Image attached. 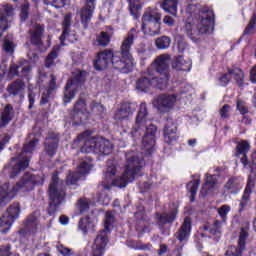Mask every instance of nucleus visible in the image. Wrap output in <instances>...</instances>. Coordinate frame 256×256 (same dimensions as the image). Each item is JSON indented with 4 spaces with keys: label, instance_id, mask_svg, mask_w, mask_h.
<instances>
[{
    "label": "nucleus",
    "instance_id": "nucleus-1",
    "mask_svg": "<svg viewBox=\"0 0 256 256\" xmlns=\"http://www.w3.org/2000/svg\"><path fill=\"white\" fill-rule=\"evenodd\" d=\"M138 35L139 31L132 28L122 41L119 52L113 54V50L111 49H105L104 51L99 52L94 61L96 71H103L112 63L113 68L116 69V71L124 74L131 73L135 67V60L131 54V47H133V43Z\"/></svg>",
    "mask_w": 256,
    "mask_h": 256
},
{
    "label": "nucleus",
    "instance_id": "nucleus-2",
    "mask_svg": "<svg viewBox=\"0 0 256 256\" xmlns=\"http://www.w3.org/2000/svg\"><path fill=\"white\" fill-rule=\"evenodd\" d=\"M143 167H145V160H143V158H139V156L135 155H127L125 170L119 178L115 179L117 168L112 161H108L105 179L98 185V189L100 191H109L113 185L123 189V187H127L128 183H133L135 177L142 175L141 171H143Z\"/></svg>",
    "mask_w": 256,
    "mask_h": 256
},
{
    "label": "nucleus",
    "instance_id": "nucleus-3",
    "mask_svg": "<svg viewBox=\"0 0 256 256\" xmlns=\"http://www.w3.org/2000/svg\"><path fill=\"white\" fill-rule=\"evenodd\" d=\"M170 63L171 56H169V54L158 56L153 63L155 70L153 66L148 67L145 76L137 80L136 89H138V91L147 92L151 87H154V89L165 91V89L169 87V81L171 79ZM155 71L158 76H155Z\"/></svg>",
    "mask_w": 256,
    "mask_h": 256
},
{
    "label": "nucleus",
    "instance_id": "nucleus-4",
    "mask_svg": "<svg viewBox=\"0 0 256 256\" xmlns=\"http://www.w3.org/2000/svg\"><path fill=\"white\" fill-rule=\"evenodd\" d=\"M214 21L215 14L213 10L209 9L207 6H203L199 9L197 24L186 22L182 27V31L189 39L197 43V41L201 39V35H207V33L213 30Z\"/></svg>",
    "mask_w": 256,
    "mask_h": 256
},
{
    "label": "nucleus",
    "instance_id": "nucleus-5",
    "mask_svg": "<svg viewBox=\"0 0 256 256\" xmlns=\"http://www.w3.org/2000/svg\"><path fill=\"white\" fill-rule=\"evenodd\" d=\"M49 195V215H54L57 213V209L63 201H65V197H67V193L65 192V182L59 179V174L57 172L53 173L51 183L48 189Z\"/></svg>",
    "mask_w": 256,
    "mask_h": 256
},
{
    "label": "nucleus",
    "instance_id": "nucleus-6",
    "mask_svg": "<svg viewBox=\"0 0 256 256\" xmlns=\"http://www.w3.org/2000/svg\"><path fill=\"white\" fill-rule=\"evenodd\" d=\"M145 125V123H137V121H135V125L130 131V135L133 137V139H140L141 135H143V131L146 129V132L142 137V145L144 148H146L148 153H151V151H153V147H155L157 126H155V124H150L146 127Z\"/></svg>",
    "mask_w": 256,
    "mask_h": 256
},
{
    "label": "nucleus",
    "instance_id": "nucleus-7",
    "mask_svg": "<svg viewBox=\"0 0 256 256\" xmlns=\"http://www.w3.org/2000/svg\"><path fill=\"white\" fill-rule=\"evenodd\" d=\"M37 145H39V139L34 138L24 144L22 152L18 157L11 158V161H18V163L10 168V179H15L21 171H25V169L29 167V159H31V156L27 154L35 151V147H37Z\"/></svg>",
    "mask_w": 256,
    "mask_h": 256
},
{
    "label": "nucleus",
    "instance_id": "nucleus-8",
    "mask_svg": "<svg viewBox=\"0 0 256 256\" xmlns=\"http://www.w3.org/2000/svg\"><path fill=\"white\" fill-rule=\"evenodd\" d=\"M86 71L78 70L72 73V77L68 79L64 89V105L71 103L79 91V87L85 83Z\"/></svg>",
    "mask_w": 256,
    "mask_h": 256
},
{
    "label": "nucleus",
    "instance_id": "nucleus-9",
    "mask_svg": "<svg viewBox=\"0 0 256 256\" xmlns=\"http://www.w3.org/2000/svg\"><path fill=\"white\" fill-rule=\"evenodd\" d=\"M249 149H251V145L249 142L242 140L237 143L236 146V157H242L240 158V161L244 167V169H248L250 173H255L256 171V152H253L251 154V161L247 159V154L249 153Z\"/></svg>",
    "mask_w": 256,
    "mask_h": 256
},
{
    "label": "nucleus",
    "instance_id": "nucleus-10",
    "mask_svg": "<svg viewBox=\"0 0 256 256\" xmlns=\"http://www.w3.org/2000/svg\"><path fill=\"white\" fill-rule=\"evenodd\" d=\"M37 184V176L26 172L20 181H18L13 187L10 188L8 183V192L15 199L17 193L22 191V193H29V191H33L35 189V185Z\"/></svg>",
    "mask_w": 256,
    "mask_h": 256
},
{
    "label": "nucleus",
    "instance_id": "nucleus-11",
    "mask_svg": "<svg viewBox=\"0 0 256 256\" xmlns=\"http://www.w3.org/2000/svg\"><path fill=\"white\" fill-rule=\"evenodd\" d=\"M249 231H251V224L248 221L243 222L238 236V247L229 246L225 256H243L247 239H249Z\"/></svg>",
    "mask_w": 256,
    "mask_h": 256
},
{
    "label": "nucleus",
    "instance_id": "nucleus-12",
    "mask_svg": "<svg viewBox=\"0 0 256 256\" xmlns=\"http://www.w3.org/2000/svg\"><path fill=\"white\" fill-rule=\"evenodd\" d=\"M93 167L92 160L87 156H82L76 172H70L66 177L65 185H77L81 175H87Z\"/></svg>",
    "mask_w": 256,
    "mask_h": 256
},
{
    "label": "nucleus",
    "instance_id": "nucleus-13",
    "mask_svg": "<svg viewBox=\"0 0 256 256\" xmlns=\"http://www.w3.org/2000/svg\"><path fill=\"white\" fill-rule=\"evenodd\" d=\"M31 71H33L31 64H29L25 59H20L16 63H12L10 65L8 74L10 77L27 79L31 75Z\"/></svg>",
    "mask_w": 256,
    "mask_h": 256
},
{
    "label": "nucleus",
    "instance_id": "nucleus-14",
    "mask_svg": "<svg viewBox=\"0 0 256 256\" xmlns=\"http://www.w3.org/2000/svg\"><path fill=\"white\" fill-rule=\"evenodd\" d=\"M177 213H179L177 209L171 212L156 213V225H158L162 235H169V228L165 225H172L177 219Z\"/></svg>",
    "mask_w": 256,
    "mask_h": 256
},
{
    "label": "nucleus",
    "instance_id": "nucleus-15",
    "mask_svg": "<svg viewBox=\"0 0 256 256\" xmlns=\"http://www.w3.org/2000/svg\"><path fill=\"white\" fill-rule=\"evenodd\" d=\"M61 136L59 133L49 131L44 141V153L48 157H55L57 155V149H59V141Z\"/></svg>",
    "mask_w": 256,
    "mask_h": 256
},
{
    "label": "nucleus",
    "instance_id": "nucleus-16",
    "mask_svg": "<svg viewBox=\"0 0 256 256\" xmlns=\"http://www.w3.org/2000/svg\"><path fill=\"white\" fill-rule=\"evenodd\" d=\"M79 143H83L80 148L82 153H95L96 139L91 138V131L87 130L79 134L74 140V145H79Z\"/></svg>",
    "mask_w": 256,
    "mask_h": 256
},
{
    "label": "nucleus",
    "instance_id": "nucleus-17",
    "mask_svg": "<svg viewBox=\"0 0 256 256\" xmlns=\"http://www.w3.org/2000/svg\"><path fill=\"white\" fill-rule=\"evenodd\" d=\"M177 102V96L174 94H162L153 100V106L160 111V113H165L172 109L173 105Z\"/></svg>",
    "mask_w": 256,
    "mask_h": 256
},
{
    "label": "nucleus",
    "instance_id": "nucleus-18",
    "mask_svg": "<svg viewBox=\"0 0 256 256\" xmlns=\"http://www.w3.org/2000/svg\"><path fill=\"white\" fill-rule=\"evenodd\" d=\"M87 115H89V112L87 111L85 99L79 98L74 104L70 117L74 123H83L87 119Z\"/></svg>",
    "mask_w": 256,
    "mask_h": 256
},
{
    "label": "nucleus",
    "instance_id": "nucleus-19",
    "mask_svg": "<svg viewBox=\"0 0 256 256\" xmlns=\"http://www.w3.org/2000/svg\"><path fill=\"white\" fill-rule=\"evenodd\" d=\"M96 2L97 0H83L84 6L80 10V19L84 29H87L89 23H91L93 13H95Z\"/></svg>",
    "mask_w": 256,
    "mask_h": 256
},
{
    "label": "nucleus",
    "instance_id": "nucleus-20",
    "mask_svg": "<svg viewBox=\"0 0 256 256\" xmlns=\"http://www.w3.org/2000/svg\"><path fill=\"white\" fill-rule=\"evenodd\" d=\"M164 142L167 145H173L177 139H179V134H177V123L173 119L168 118L163 129Z\"/></svg>",
    "mask_w": 256,
    "mask_h": 256
},
{
    "label": "nucleus",
    "instance_id": "nucleus-21",
    "mask_svg": "<svg viewBox=\"0 0 256 256\" xmlns=\"http://www.w3.org/2000/svg\"><path fill=\"white\" fill-rule=\"evenodd\" d=\"M39 229V217H37V212H33L28 215L24 221V230H20V235H25L29 233L30 235H35Z\"/></svg>",
    "mask_w": 256,
    "mask_h": 256
},
{
    "label": "nucleus",
    "instance_id": "nucleus-22",
    "mask_svg": "<svg viewBox=\"0 0 256 256\" xmlns=\"http://www.w3.org/2000/svg\"><path fill=\"white\" fill-rule=\"evenodd\" d=\"M150 18L151 16H148L146 20H142V30L146 35L155 37L161 33V20L155 18L154 21H151Z\"/></svg>",
    "mask_w": 256,
    "mask_h": 256
},
{
    "label": "nucleus",
    "instance_id": "nucleus-23",
    "mask_svg": "<svg viewBox=\"0 0 256 256\" xmlns=\"http://www.w3.org/2000/svg\"><path fill=\"white\" fill-rule=\"evenodd\" d=\"M13 11H15V9L11 4L0 6V37H3V33L9 29V21L7 20V17H11Z\"/></svg>",
    "mask_w": 256,
    "mask_h": 256
},
{
    "label": "nucleus",
    "instance_id": "nucleus-24",
    "mask_svg": "<svg viewBox=\"0 0 256 256\" xmlns=\"http://www.w3.org/2000/svg\"><path fill=\"white\" fill-rule=\"evenodd\" d=\"M107 243H109V238H107L105 232H99L92 245V256H103Z\"/></svg>",
    "mask_w": 256,
    "mask_h": 256
},
{
    "label": "nucleus",
    "instance_id": "nucleus-25",
    "mask_svg": "<svg viewBox=\"0 0 256 256\" xmlns=\"http://www.w3.org/2000/svg\"><path fill=\"white\" fill-rule=\"evenodd\" d=\"M243 189V184L237 176L230 177L223 187V195H237Z\"/></svg>",
    "mask_w": 256,
    "mask_h": 256
},
{
    "label": "nucleus",
    "instance_id": "nucleus-26",
    "mask_svg": "<svg viewBox=\"0 0 256 256\" xmlns=\"http://www.w3.org/2000/svg\"><path fill=\"white\" fill-rule=\"evenodd\" d=\"M137 109V104L131 102H124L121 104L114 113V119L116 121H123V119H128L130 115L135 113Z\"/></svg>",
    "mask_w": 256,
    "mask_h": 256
},
{
    "label": "nucleus",
    "instance_id": "nucleus-27",
    "mask_svg": "<svg viewBox=\"0 0 256 256\" xmlns=\"http://www.w3.org/2000/svg\"><path fill=\"white\" fill-rule=\"evenodd\" d=\"M251 193H253V184L248 181L244 189L243 195L239 200L238 213H244V211L251 205Z\"/></svg>",
    "mask_w": 256,
    "mask_h": 256
},
{
    "label": "nucleus",
    "instance_id": "nucleus-28",
    "mask_svg": "<svg viewBox=\"0 0 256 256\" xmlns=\"http://www.w3.org/2000/svg\"><path fill=\"white\" fill-rule=\"evenodd\" d=\"M30 43L35 47H41L43 45V26L40 24H35L32 28L29 29Z\"/></svg>",
    "mask_w": 256,
    "mask_h": 256
},
{
    "label": "nucleus",
    "instance_id": "nucleus-29",
    "mask_svg": "<svg viewBox=\"0 0 256 256\" xmlns=\"http://www.w3.org/2000/svg\"><path fill=\"white\" fill-rule=\"evenodd\" d=\"M191 233V218L185 217L181 227L175 233L176 239L178 241H187Z\"/></svg>",
    "mask_w": 256,
    "mask_h": 256
},
{
    "label": "nucleus",
    "instance_id": "nucleus-30",
    "mask_svg": "<svg viewBox=\"0 0 256 256\" xmlns=\"http://www.w3.org/2000/svg\"><path fill=\"white\" fill-rule=\"evenodd\" d=\"M94 147L95 153H102V155H110L113 151V144L105 138L96 139Z\"/></svg>",
    "mask_w": 256,
    "mask_h": 256
},
{
    "label": "nucleus",
    "instance_id": "nucleus-31",
    "mask_svg": "<svg viewBox=\"0 0 256 256\" xmlns=\"http://www.w3.org/2000/svg\"><path fill=\"white\" fill-rule=\"evenodd\" d=\"M191 59H186L183 58L182 55L176 56L174 58V62L172 63V68L175 69L176 71H186L189 72L191 71Z\"/></svg>",
    "mask_w": 256,
    "mask_h": 256
},
{
    "label": "nucleus",
    "instance_id": "nucleus-32",
    "mask_svg": "<svg viewBox=\"0 0 256 256\" xmlns=\"http://www.w3.org/2000/svg\"><path fill=\"white\" fill-rule=\"evenodd\" d=\"M13 196L9 193V182H5L0 186V208L13 201Z\"/></svg>",
    "mask_w": 256,
    "mask_h": 256
},
{
    "label": "nucleus",
    "instance_id": "nucleus-33",
    "mask_svg": "<svg viewBox=\"0 0 256 256\" xmlns=\"http://www.w3.org/2000/svg\"><path fill=\"white\" fill-rule=\"evenodd\" d=\"M192 178H195L194 180L190 181L187 184V189L191 194V202L193 203L195 201V197L197 195V190L199 189V185H201V175L196 174L192 175Z\"/></svg>",
    "mask_w": 256,
    "mask_h": 256
},
{
    "label": "nucleus",
    "instance_id": "nucleus-34",
    "mask_svg": "<svg viewBox=\"0 0 256 256\" xmlns=\"http://www.w3.org/2000/svg\"><path fill=\"white\" fill-rule=\"evenodd\" d=\"M13 119V106L11 104H7L3 111L1 112L0 118V129L1 127H5L9 125V122Z\"/></svg>",
    "mask_w": 256,
    "mask_h": 256
},
{
    "label": "nucleus",
    "instance_id": "nucleus-35",
    "mask_svg": "<svg viewBox=\"0 0 256 256\" xmlns=\"http://www.w3.org/2000/svg\"><path fill=\"white\" fill-rule=\"evenodd\" d=\"M7 91L9 95H21V93L25 91V82H23V80L18 79L12 82L10 85H8Z\"/></svg>",
    "mask_w": 256,
    "mask_h": 256
},
{
    "label": "nucleus",
    "instance_id": "nucleus-36",
    "mask_svg": "<svg viewBox=\"0 0 256 256\" xmlns=\"http://www.w3.org/2000/svg\"><path fill=\"white\" fill-rule=\"evenodd\" d=\"M129 5L130 14L134 19H139L141 17V10L143 9V3L141 0H127Z\"/></svg>",
    "mask_w": 256,
    "mask_h": 256
},
{
    "label": "nucleus",
    "instance_id": "nucleus-37",
    "mask_svg": "<svg viewBox=\"0 0 256 256\" xmlns=\"http://www.w3.org/2000/svg\"><path fill=\"white\" fill-rule=\"evenodd\" d=\"M111 43V35L108 32L102 31L96 35V39L93 40L95 47H107Z\"/></svg>",
    "mask_w": 256,
    "mask_h": 256
},
{
    "label": "nucleus",
    "instance_id": "nucleus-38",
    "mask_svg": "<svg viewBox=\"0 0 256 256\" xmlns=\"http://www.w3.org/2000/svg\"><path fill=\"white\" fill-rule=\"evenodd\" d=\"M230 77L234 79L239 87H243L245 74L241 68H229Z\"/></svg>",
    "mask_w": 256,
    "mask_h": 256
},
{
    "label": "nucleus",
    "instance_id": "nucleus-39",
    "mask_svg": "<svg viewBox=\"0 0 256 256\" xmlns=\"http://www.w3.org/2000/svg\"><path fill=\"white\" fill-rule=\"evenodd\" d=\"M177 5H179V0H164L161 7L166 13L177 15Z\"/></svg>",
    "mask_w": 256,
    "mask_h": 256
},
{
    "label": "nucleus",
    "instance_id": "nucleus-40",
    "mask_svg": "<svg viewBox=\"0 0 256 256\" xmlns=\"http://www.w3.org/2000/svg\"><path fill=\"white\" fill-rule=\"evenodd\" d=\"M71 18H72L71 14H66L64 16V21L62 23L63 31L60 36V41L62 43H63V41H65V39H67V37L69 36V33L71 31Z\"/></svg>",
    "mask_w": 256,
    "mask_h": 256
},
{
    "label": "nucleus",
    "instance_id": "nucleus-41",
    "mask_svg": "<svg viewBox=\"0 0 256 256\" xmlns=\"http://www.w3.org/2000/svg\"><path fill=\"white\" fill-rule=\"evenodd\" d=\"M113 223H115V217L111 212H107L104 220V229L100 231V233H104L107 238H109V234L111 233V229H113Z\"/></svg>",
    "mask_w": 256,
    "mask_h": 256
},
{
    "label": "nucleus",
    "instance_id": "nucleus-42",
    "mask_svg": "<svg viewBox=\"0 0 256 256\" xmlns=\"http://www.w3.org/2000/svg\"><path fill=\"white\" fill-rule=\"evenodd\" d=\"M13 223L15 221L4 213L0 218V232L4 234L9 233V229H11Z\"/></svg>",
    "mask_w": 256,
    "mask_h": 256
},
{
    "label": "nucleus",
    "instance_id": "nucleus-43",
    "mask_svg": "<svg viewBox=\"0 0 256 256\" xmlns=\"http://www.w3.org/2000/svg\"><path fill=\"white\" fill-rule=\"evenodd\" d=\"M59 46H54L51 52L46 56L45 67L48 69L55 65V59L59 57Z\"/></svg>",
    "mask_w": 256,
    "mask_h": 256
},
{
    "label": "nucleus",
    "instance_id": "nucleus-44",
    "mask_svg": "<svg viewBox=\"0 0 256 256\" xmlns=\"http://www.w3.org/2000/svg\"><path fill=\"white\" fill-rule=\"evenodd\" d=\"M148 115L149 111L147 110V103L143 102L140 104L138 114L136 116V122L146 124Z\"/></svg>",
    "mask_w": 256,
    "mask_h": 256
},
{
    "label": "nucleus",
    "instance_id": "nucleus-45",
    "mask_svg": "<svg viewBox=\"0 0 256 256\" xmlns=\"http://www.w3.org/2000/svg\"><path fill=\"white\" fill-rule=\"evenodd\" d=\"M93 201L87 197H82L78 199L76 203V207L80 213H85V211H89L91 205H93Z\"/></svg>",
    "mask_w": 256,
    "mask_h": 256
},
{
    "label": "nucleus",
    "instance_id": "nucleus-46",
    "mask_svg": "<svg viewBox=\"0 0 256 256\" xmlns=\"http://www.w3.org/2000/svg\"><path fill=\"white\" fill-rule=\"evenodd\" d=\"M4 214H6L8 217L15 221L19 219V215L21 214V206L19 205V203H13L8 207L6 213Z\"/></svg>",
    "mask_w": 256,
    "mask_h": 256
},
{
    "label": "nucleus",
    "instance_id": "nucleus-47",
    "mask_svg": "<svg viewBox=\"0 0 256 256\" xmlns=\"http://www.w3.org/2000/svg\"><path fill=\"white\" fill-rule=\"evenodd\" d=\"M78 227L84 235H87L90 229H93L94 225L93 222H91V218L89 216H86L85 218L80 219Z\"/></svg>",
    "mask_w": 256,
    "mask_h": 256
},
{
    "label": "nucleus",
    "instance_id": "nucleus-48",
    "mask_svg": "<svg viewBox=\"0 0 256 256\" xmlns=\"http://www.w3.org/2000/svg\"><path fill=\"white\" fill-rule=\"evenodd\" d=\"M3 49L5 53L13 54L15 51V41L13 39L12 34H8L5 36L3 41Z\"/></svg>",
    "mask_w": 256,
    "mask_h": 256
},
{
    "label": "nucleus",
    "instance_id": "nucleus-49",
    "mask_svg": "<svg viewBox=\"0 0 256 256\" xmlns=\"http://www.w3.org/2000/svg\"><path fill=\"white\" fill-rule=\"evenodd\" d=\"M208 234H210V238L215 237L217 241L221 239V221H214L213 225L210 227Z\"/></svg>",
    "mask_w": 256,
    "mask_h": 256
},
{
    "label": "nucleus",
    "instance_id": "nucleus-50",
    "mask_svg": "<svg viewBox=\"0 0 256 256\" xmlns=\"http://www.w3.org/2000/svg\"><path fill=\"white\" fill-rule=\"evenodd\" d=\"M157 49H169L171 38L169 36H161L155 40Z\"/></svg>",
    "mask_w": 256,
    "mask_h": 256
},
{
    "label": "nucleus",
    "instance_id": "nucleus-51",
    "mask_svg": "<svg viewBox=\"0 0 256 256\" xmlns=\"http://www.w3.org/2000/svg\"><path fill=\"white\" fill-rule=\"evenodd\" d=\"M147 17H150V21H155V18H158V21H161V13L157 12V10H153L151 8H148L143 16H142V21H146Z\"/></svg>",
    "mask_w": 256,
    "mask_h": 256
},
{
    "label": "nucleus",
    "instance_id": "nucleus-52",
    "mask_svg": "<svg viewBox=\"0 0 256 256\" xmlns=\"http://www.w3.org/2000/svg\"><path fill=\"white\" fill-rule=\"evenodd\" d=\"M231 73H229V69L227 73L218 74V83L220 87H227L229 83H231Z\"/></svg>",
    "mask_w": 256,
    "mask_h": 256
},
{
    "label": "nucleus",
    "instance_id": "nucleus-53",
    "mask_svg": "<svg viewBox=\"0 0 256 256\" xmlns=\"http://www.w3.org/2000/svg\"><path fill=\"white\" fill-rule=\"evenodd\" d=\"M29 7L30 5L28 4V2H25L20 7V19L23 23H25L27 19H29Z\"/></svg>",
    "mask_w": 256,
    "mask_h": 256
},
{
    "label": "nucleus",
    "instance_id": "nucleus-54",
    "mask_svg": "<svg viewBox=\"0 0 256 256\" xmlns=\"http://www.w3.org/2000/svg\"><path fill=\"white\" fill-rule=\"evenodd\" d=\"M229 211H231V206L224 204L220 208H218V214L220 215V219L222 223L227 221V215H229Z\"/></svg>",
    "mask_w": 256,
    "mask_h": 256
},
{
    "label": "nucleus",
    "instance_id": "nucleus-55",
    "mask_svg": "<svg viewBox=\"0 0 256 256\" xmlns=\"http://www.w3.org/2000/svg\"><path fill=\"white\" fill-rule=\"evenodd\" d=\"M90 109L94 115H103L105 113V107L97 102H91Z\"/></svg>",
    "mask_w": 256,
    "mask_h": 256
},
{
    "label": "nucleus",
    "instance_id": "nucleus-56",
    "mask_svg": "<svg viewBox=\"0 0 256 256\" xmlns=\"http://www.w3.org/2000/svg\"><path fill=\"white\" fill-rule=\"evenodd\" d=\"M255 25H256V14H253L249 21V24L247 25V27L244 30L245 35H253Z\"/></svg>",
    "mask_w": 256,
    "mask_h": 256
},
{
    "label": "nucleus",
    "instance_id": "nucleus-57",
    "mask_svg": "<svg viewBox=\"0 0 256 256\" xmlns=\"http://www.w3.org/2000/svg\"><path fill=\"white\" fill-rule=\"evenodd\" d=\"M217 182H218L217 175H215V174H213V175L206 174L205 185H207L209 187V189H213V187L216 186Z\"/></svg>",
    "mask_w": 256,
    "mask_h": 256
},
{
    "label": "nucleus",
    "instance_id": "nucleus-58",
    "mask_svg": "<svg viewBox=\"0 0 256 256\" xmlns=\"http://www.w3.org/2000/svg\"><path fill=\"white\" fill-rule=\"evenodd\" d=\"M45 5H52L55 9L65 7V0H44Z\"/></svg>",
    "mask_w": 256,
    "mask_h": 256
},
{
    "label": "nucleus",
    "instance_id": "nucleus-59",
    "mask_svg": "<svg viewBox=\"0 0 256 256\" xmlns=\"http://www.w3.org/2000/svg\"><path fill=\"white\" fill-rule=\"evenodd\" d=\"M237 109L239 110L241 115H247V113H249V108L243 100H237Z\"/></svg>",
    "mask_w": 256,
    "mask_h": 256
},
{
    "label": "nucleus",
    "instance_id": "nucleus-60",
    "mask_svg": "<svg viewBox=\"0 0 256 256\" xmlns=\"http://www.w3.org/2000/svg\"><path fill=\"white\" fill-rule=\"evenodd\" d=\"M57 251H58V253H60V255H63V256H72L73 255V250L63 246V244H60L57 246Z\"/></svg>",
    "mask_w": 256,
    "mask_h": 256
},
{
    "label": "nucleus",
    "instance_id": "nucleus-61",
    "mask_svg": "<svg viewBox=\"0 0 256 256\" xmlns=\"http://www.w3.org/2000/svg\"><path fill=\"white\" fill-rule=\"evenodd\" d=\"M56 89H57V77H55V75L52 74L50 76V82L48 84V88L46 89V91L53 93V91H55Z\"/></svg>",
    "mask_w": 256,
    "mask_h": 256
},
{
    "label": "nucleus",
    "instance_id": "nucleus-62",
    "mask_svg": "<svg viewBox=\"0 0 256 256\" xmlns=\"http://www.w3.org/2000/svg\"><path fill=\"white\" fill-rule=\"evenodd\" d=\"M229 113H231V106L229 104H225L220 109V115L222 119H229Z\"/></svg>",
    "mask_w": 256,
    "mask_h": 256
},
{
    "label": "nucleus",
    "instance_id": "nucleus-63",
    "mask_svg": "<svg viewBox=\"0 0 256 256\" xmlns=\"http://www.w3.org/2000/svg\"><path fill=\"white\" fill-rule=\"evenodd\" d=\"M37 98V94L31 90V88L28 89V101H29V109H33V106L35 105V99Z\"/></svg>",
    "mask_w": 256,
    "mask_h": 256
},
{
    "label": "nucleus",
    "instance_id": "nucleus-64",
    "mask_svg": "<svg viewBox=\"0 0 256 256\" xmlns=\"http://www.w3.org/2000/svg\"><path fill=\"white\" fill-rule=\"evenodd\" d=\"M51 93L52 92H49V90H45L42 93V97H41V100H40V105H47V103H49V99L51 98Z\"/></svg>",
    "mask_w": 256,
    "mask_h": 256
}]
</instances>
